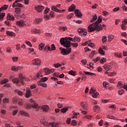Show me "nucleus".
I'll return each instance as SVG.
<instances>
[{
    "label": "nucleus",
    "mask_w": 127,
    "mask_h": 127,
    "mask_svg": "<svg viewBox=\"0 0 127 127\" xmlns=\"http://www.w3.org/2000/svg\"><path fill=\"white\" fill-rule=\"evenodd\" d=\"M32 64L35 65H41V60L40 59H34L32 61Z\"/></svg>",
    "instance_id": "nucleus-4"
},
{
    "label": "nucleus",
    "mask_w": 127,
    "mask_h": 127,
    "mask_svg": "<svg viewBox=\"0 0 127 127\" xmlns=\"http://www.w3.org/2000/svg\"><path fill=\"white\" fill-rule=\"evenodd\" d=\"M19 113L20 115H21L22 116H24L25 117H29V114L27 113V112L23 110L20 111Z\"/></svg>",
    "instance_id": "nucleus-16"
},
{
    "label": "nucleus",
    "mask_w": 127,
    "mask_h": 127,
    "mask_svg": "<svg viewBox=\"0 0 127 127\" xmlns=\"http://www.w3.org/2000/svg\"><path fill=\"white\" fill-rule=\"evenodd\" d=\"M44 49L45 50H46V49H47L48 51H51V47L49 45L46 46Z\"/></svg>",
    "instance_id": "nucleus-46"
},
{
    "label": "nucleus",
    "mask_w": 127,
    "mask_h": 127,
    "mask_svg": "<svg viewBox=\"0 0 127 127\" xmlns=\"http://www.w3.org/2000/svg\"><path fill=\"white\" fill-rule=\"evenodd\" d=\"M100 59H101V58L100 57H98L96 59L93 60V61L94 63H96V62H98V61H100Z\"/></svg>",
    "instance_id": "nucleus-53"
},
{
    "label": "nucleus",
    "mask_w": 127,
    "mask_h": 127,
    "mask_svg": "<svg viewBox=\"0 0 127 127\" xmlns=\"http://www.w3.org/2000/svg\"><path fill=\"white\" fill-rule=\"evenodd\" d=\"M55 50H56V47L54 44H53L51 45V51H54Z\"/></svg>",
    "instance_id": "nucleus-41"
},
{
    "label": "nucleus",
    "mask_w": 127,
    "mask_h": 127,
    "mask_svg": "<svg viewBox=\"0 0 127 127\" xmlns=\"http://www.w3.org/2000/svg\"><path fill=\"white\" fill-rule=\"evenodd\" d=\"M81 80H84V81H86L87 80V75L86 74H83L82 75H81Z\"/></svg>",
    "instance_id": "nucleus-45"
},
{
    "label": "nucleus",
    "mask_w": 127,
    "mask_h": 127,
    "mask_svg": "<svg viewBox=\"0 0 127 127\" xmlns=\"http://www.w3.org/2000/svg\"><path fill=\"white\" fill-rule=\"evenodd\" d=\"M99 96V92L93 93L92 94L93 98H97Z\"/></svg>",
    "instance_id": "nucleus-58"
},
{
    "label": "nucleus",
    "mask_w": 127,
    "mask_h": 127,
    "mask_svg": "<svg viewBox=\"0 0 127 127\" xmlns=\"http://www.w3.org/2000/svg\"><path fill=\"white\" fill-rule=\"evenodd\" d=\"M66 123L67 124V125H70V124H71V118H68L67 119Z\"/></svg>",
    "instance_id": "nucleus-61"
},
{
    "label": "nucleus",
    "mask_w": 127,
    "mask_h": 127,
    "mask_svg": "<svg viewBox=\"0 0 127 127\" xmlns=\"http://www.w3.org/2000/svg\"><path fill=\"white\" fill-rule=\"evenodd\" d=\"M6 19L7 20H14V16L8 13Z\"/></svg>",
    "instance_id": "nucleus-14"
},
{
    "label": "nucleus",
    "mask_w": 127,
    "mask_h": 127,
    "mask_svg": "<svg viewBox=\"0 0 127 127\" xmlns=\"http://www.w3.org/2000/svg\"><path fill=\"white\" fill-rule=\"evenodd\" d=\"M71 45H72V46H73L75 48H77L78 47V46L79 45V44H78V43H71L70 46Z\"/></svg>",
    "instance_id": "nucleus-48"
},
{
    "label": "nucleus",
    "mask_w": 127,
    "mask_h": 127,
    "mask_svg": "<svg viewBox=\"0 0 127 127\" xmlns=\"http://www.w3.org/2000/svg\"><path fill=\"white\" fill-rule=\"evenodd\" d=\"M108 38H109V39L108 40V41H109L110 42H111V41H112V40H113V39H114V36H113V35L108 36Z\"/></svg>",
    "instance_id": "nucleus-57"
},
{
    "label": "nucleus",
    "mask_w": 127,
    "mask_h": 127,
    "mask_svg": "<svg viewBox=\"0 0 127 127\" xmlns=\"http://www.w3.org/2000/svg\"><path fill=\"white\" fill-rule=\"evenodd\" d=\"M8 79L4 78L0 81V84L1 85H4V84H6V83H8Z\"/></svg>",
    "instance_id": "nucleus-23"
},
{
    "label": "nucleus",
    "mask_w": 127,
    "mask_h": 127,
    "mask_svg": "<svg viewBox=\"0 0 127 127\" xmlns=\"http://www.w3.org/2000/svg\"><path fill=\"white\" fill-rule=\"evenodd\" d=\"M23 22H24L23 21H16V24L17 25H18L19 27H22L23 26Z\"/></svg>",
    "instance_id": "nucleus-21"
},
{
    "label": "nucleus",
    "mask_w": 127,
    "mask_h": 127,
    "mask_svg": "<svg viewBox=\"0 0 127 127\" xmlns=\"http://www.w3.org/2000/svg\"><path fill=\"white\" fill-rule=\"evenodd\" d=\"M5 16V12H0V19L3 18V17Z\"/></svg>",
    "instance_id": "nucleus-51"
},
{
    "label": "nucleus",
    "mask_w": 127,
    "mask_h": 127,
    "mask_svg": "<svg viewBox=\"0 0 127 127\" xmlns=\"http://www.w3.org/2000/svg\"><path fill=\"white\" fill-rule=\"evenodd\" d=\"M107 36H103L102 37V41L103 42V43H106V42H107Z\"/></svg>",
    "instance_id": "nucleus-40"
},
{
    "label": "nucleus",
    "mask_w": 127,
    "mask_h": 127,
    "mask_svg": "<svg viewBox=\"0 0 127 127\" xmlns=\"http://www.w3.org/2000/svg\"><path fill=\"white\" fill-rule=\"evenodd\" d=\"M73 40H75L76 41H80L81 40V38L80 37L75 36Z\"/></svg>",
    "instance_id": "nucleus-55"
},
{
    "label": "nucleus",
    "mask_w": 127,
    "mask_h": 127,
    "mask_svg": "<svg viewBox=\"0 0 127 127\" xmlns=\"http://www.w3.org/2000/svg\"><path fill=\"white\" fill-rule=\"evenodd\" d=\"M4 23L6 25H8V26H10V24H11V23H10V22L8 20L5 21Z\"/></svg>",
    "instance_id": "nucleus-62"
},
{
    "label": "nucleus",
    "mask_w": 127,
    "mask_h": 127,
    "mask_svg": "<svg viewBox=\"0 0 127 127\" xmlns=\"http://www.w3.org/2000/svg\"><path fill=\"white\" fill-rule=\"evenodd\" d=\"M15 13L16 14H18L21 12V9L20 8H15Z\"/></svg>",
    "instance_id": "nucleus-32"
},
{
    "label": "nucleus",
    "mask_w": 127,
    "mask_h": 127,
    "mask_svg": "<svg viewBox=\"0 0 127 127\" xmlns=\"http://www.w3.org/2000/svg\"><path fill=\"white\" fill-rule=\"evenodd\" d=\"M20 0H16L12 4V7H15V4L19 3L18 2H20Z\"/></svg>",
    "instance_id": "nucleus-44"
},
{
    "label": "nucleus",
    "mask_w": 127,
    "mask_h": 127,
    "mask_svg": "<svg viewBox=\"0 0 127 127\" xmlns=\"http://www.w3.org/2000/svg\"><path fill=\"white\" fill-rule=\"evenodd\" d=\"M35 10L38 12H42V10L44 9V6L43 5H38L37 7H35Z\"/></svg>",
    "instance_id": "nucleus-7"
},
{
    "label": "nucleus",
    "mask_w": 127,
    "mask_h": 127,
    "mask_svg": "<svg viewBox=\"0 0 127 127\" xmlns=\"http://www.w3.org/2000/svg\"><path fill=\"white\" fill-rule=\"evenodd\" d=\"M49 11H50V9L49 8H47L44 12V14H47V13H48V12H49Z\"/></svg>",
    "instance_id": "nucleus-56"
},
{
    "label": "nucleus",
    "mask_w": 127,
    "mask_h": 127,
    "mask_svg": "<svg viewBox=\"0 0 127 127\" xmlns=\"http://www.w3.org/2000/svg\"><path fill=\"white\" fill-rule=\"evenodd\" d=\"M77 31L79 34V35H83L84 36H86L87 35V29L84 28H79L77 30Z\"/></svg>",
    "instance_id": "nucleus-3"
},
{
    "label": "nucleus",
    "mask_w": 127,
    "mask_h": 127,
    "mask_svg": "<svg viewBox=\"0 0 127 127\" xmlns=\"http://www.w3.org/2000/svg\"><path fill=\"white\" fill-rule=\"evenodd\" d=\"M54 66L55 68H59V67H61V64L59 63H57L56 64H54Z\"/></svg>",
    "instance_id": "nucleus-54"
},
{
    "label": "nucleus",
    "mask_w": 127,
    "mask_h": 127,
    "mask_svg": "<svg viewBox=\"0 0 127 127\" xmlns=\"http://www.w3.org/2000/svg\"><path fill=\"white\" fill-rule=\"evenodd\" d=\"M52 10L54 11H56L57 12V11L58 10V8H57V7L56 6H54L52 7Z\"/></svg>",
    "instance_id": "nucleus-59"
},
{
    "label": "nucleus",
    "mask_w": 127,
    "mask_h": 127,
    "mask_svg": "<svg viewBox=\"0 0 127 127\" xmlns=\"http://www.w3.org/2000/svg\"><path fill=\"white\" fill-rule=\"evenodd\" d=\"M99 62L100 64H103V63H105V62H107V59L105 58H102L100 61Z\"/></svg>",
    "instance_id": "nucleus-34"
},
{
    "label": "nucleus",
    "mask_w": 127,
    "mask_h": 127,
    "mask_svg": "<svg viewBox=\"0 0 127 127\" xmlns=\"http://www.w3.org/2000/svg\"><path fill=\"white\" fill-rule=\"evenodd\" d=\"M68 74L69 75H71V76H76V72L74 71L73 70H70L68 72Z\"/></svg>",
    "instance_id": "nucleus-38"
},
{
    "label": "nucleus",
    "mask_w": 127,
    "mask_h": 127,
    "mask_svg": "<svg viewBox=\"0 0 127 127\" xmlns=\"http://www.w3.org/2000/svg\"><path fill=\"white\" fill-rule=\"evenodd\" d=\"M7 8H8V5H4L2 6L0 8V12H1V11H2V10H5L6 9H7Z\"/></svg>",
    "instance_id": "nucleus-22"
},
{
    "label": "nucleus",
    "mask_w": 127,
    "mask_h": 127,
    "mask_svg": "<svg viewBox=\"0 0 127 127\" xmlns=\"http://www.w3.org/2000/svg\"><path fill=\"white\" fill-rule=\"evenodd\" d=\"M115 57H117L118 58H122V53H115Z\"/></svg>",
    "instance_id": "nucleus-36"
},
{
    "label": "nucleus",
    "mask_w": 127,
    "mask_h": 127,
    "mask_svg": "<svg viewBox=\"0 0 127 127\" xmlns=\"http://www.w3.org/2000/svg\"><path fill=\"white\" fill-rule=\"evenodd\" d=\"M15 7H23V5L20 3L15 4Z\"/></svg>",
    "instance_id": "nucleus-50"
},
{
    "label": "nucleus",
    "mask_w": 127,
    "mask_h": 127,
    "mask_svg": "<svg viewBox=\"0 0 127 127\" xmlns=\"http://www.w3.org/2000/svg\"><path fill=\"white\" fill-rule=\"evenodd\" d=\"M47 80H48V78L47 77H43L40 80L42 81L43 82V83H44V82H46V81H47Z\"/></svg>",
    "instance_id": "nucleus-47"
},
{
    "label": "nucleus",
    "mask_w": 127,
    "mask_h": 127,
    "mask_svg": "<svg viewBox=\"0 0 127 127\" xmlns=\"http://www.w3.org/2000/svg\"><path fill=\"white\" fill-rule=\"evenodd\" d=\"M98 19V17L97 16V14H95L93 16L92 19L90 20V22H94V21H96Z\"/></svg>",
    "instance_id": "nucleus-30"
},
{
    "label": "nucleus",
    "mask_w": 127,
    "mask_h": 127,
    "mask_svg": "<svg viewBox=\"0 0 127 127\" xmlns=\"http://www.w3.org/2000/svg\"><path fill=\"white\" fill-rule=\"evenodd\" d=\"M73 15H74V13H71L69 14L66 15V17H67V19H70V18H72V17H73Z\"/></svg>",
    "instance_id": "nucleus-39"
},
{
    "label": "nucleus",
    "mask_w": 127,
    "mask_h": 127,
    "mask_svg": "<svg viewBox=\"0 0 127 127\" xmlns=\"http://www.w3.org/2000/svg\"><path fill=\"white\" fill-rule=\"evenodd\" d=\"M11 70H12V71H14L15 72H17V67H15V66H13L11 67Z\"/></svg>",
    "instance_id": "nucleus-60"
},
{
    "label": "nucleus",
    "mask_w": 127,
    "mask_h": 127,
    "mask_svg": "<svg viewBox=\"0 0 127 127\" xmlns=\"http://www.w3.org/2000/svg\"><path fill=\"white\" fill-rule=\"evenodd\" d=\"M12 102L13 104H14V103H17L18 102V99H17L16 97H13L12 99Z\"/></svg>",
    "instance_id": "nucleus-35"
},
{
    "label": "nucleus",
    "mask_w": 127,
    "mask_h": 127,
    "mask_svg": "<svg viewBox=\"0 0 127 127\" xmlns=\"http://www.w3.org/2000/svg\"><path fill=\"white\" fill-rule=\"evenodd\" d=\"M117 87H120L121 88H124V85H123V84H122V81L118 82V84L117 85Z\"/></svg>",
    "instance_id": "nucleus-49"
},
{
    "label": "nucleus",
    "mask_w": 127,
    "mask_h": 127,
    "mask_svg": "<svg viewBox=\"0 0 127 127\" xmlns=\"http://www.w3.org/2000/svg\"><path fill=\"white\" fill-rule=\"evenodd\" d=\"M121 26L123 30H125V29H127V26H126V25L124 23H122Z\"/></svg>",
    "instance_id": "nucleus-52"
},
{
    "label": "nucleus",
    "mask_w": 127,
    "mask_h": 127,
    "mask_svg": "<svg viewBox=\"0 0 127 127\" xmlns=\"http://www.w3.org/2000/svg\"><path fill=\"white\" fill-rule=\"evenodd\" d=\"M75 14L76 16H77V17H82L83 16V14H82V12H81V11L80 10L76 9L75 10Z\"/></svg>",
    "instance_id": "nucleus-10"
},
{
    "label": "nucleus",
    "mask_w": 127,
    "mask_h": 127,
    "mask_svg": "<svg viewBox=\"0 0 127 127\" xmlns=\"http://www.w3.org/2000/svg\"><path fill=\"white\" fill-rule=\"evenodd\" d=\"M102 20H103V19L102 18H101V16H99L98 17V19L97 20V21L96 22H93L92 24H93V25H99L100 24V23H101V22H102Z\"/></svg>",
    "instance_id": "nucleus-12"
},
{
    "label": "nucleus",
    "mask_w": 127,
    "mask_h": 127,
    "mask_svg": "<svg viewBox=\"0 0 127 127\" xmlns=\"http://www.w3.org/2000/svg\"><path fill=\"white\" fill-rule=\"evenodd\" d=\"M70 60H75V55L74 54L70 55Z\"/></svg>",
    "instance_id": "nucleus-64"
},
{
    "label": "nucleus",
    "mask_w": 127,
    "mask_h": 127,
    "mask_svg": "<svg viewBox=\"0 0 127 127\" xmlns=\"http://www.w3.org/2000/svg\"><path fill=\"white\" fill-rule=\"evenodd\" d=\"M41 110H43V112H45V113H47L48 111H49L50 107L48 106L47 105H43L41 108Z\"/></svg>",
    "instance_id": "nucleus-9"
},
{
    "label": "nucleus",
    "mask_w": 127,
    "mask_h": 127,
    "mask_svg": "<svg viewBox=\"0 0 127 127\" xmlns=\"http://www.w3.org/2000/svg\"><path fill=\"white\" fill-rule=\"evenodd\" d=\"M54 13H55L54 11H51L50 12V13H49L50 16L51 17L54 18Z\"/></svg>",
    "instance_id": "nucleus-63"
},
{
    "label": "nucleus",
    "mask_w": 127,
    "mask_h": 127,
    "mask_svg": "<svg viewBox=\"0 0 127 127\" xmlns=\"http://www.w3.org/2000/svg\"><path fill=\"white\" fill-rule=\"evenodd\" d=\"M44 70L46 75H49V74H51V73H52V70H53V72H54V71H55L54 69L50 70L49 68H48V67L45 68Z\"/></svg>",
    "instance_id": "nucleus-11"
},
{
    "label": "nucleus",
    "mask_w": 127,
    "mask_h": 127,
    "mask_svg": "<svg viewBox=\"0 0 127 127\" xmlns=\"http://www.w3.org/2000/svg\"><path fill=\"white\" fill-rule=\"evenodd\" d=\"M24 107L26 109H31L32 108V104L30 103H26L24 104Z\"/></svg>",
    "instance_id": "nucleus-20"
},
{
    "label": "nucleus",
    "mask_w": 127,
    "mask_h": 127,
    "mask_svg": "<svg viewBox=\"0 0 127 127\" xmlns=\"http://www.w3.org/2000/svg\"><path fill=\"white\" fill-rule=\"evenodd\" d=\"M95 30H96L97 31H101V30H103V27L102 26V24H90L88 26L87 28L88 32H93V31H95Z\"/></svg>",
    "instance_id": "nucleus-2"
},
{
    "label": "nucleus",
    "mask_w": 127,
    "mask_h": 127,
    "mask_svg": "<svg viewBox=\"0 0 127 127\" xmlns=\"http://www.w3.org/2000/svg\"><path fill=\"white\" fill-rule=\"evenodd\" d=\"M12 82L13 83V84H18V83L20 82V80L17 77H14L12 80Z\"/></svg>",
    "instance_id": "nucleus-18"
},
{
    "label": "nucleus",
    "mask_w": 127,
    "mask_h": 127,
    "mask_svg": "<svg viewBox=\"0 0 127 127\" xmlns=\"http://www.w3.org/2000/svg\"><path fill=\"white\" fill-rule=\"evenodd\" d=\"M6 34H7V35H8L9 36H11V37L15 36V33H13V32L6 31Z\"/></svg>",
    "instance_id": "nucleus-17"
},
{
    "label": "nucleus",
    "mask_w": 127,
    "mask_h": 127,
    "mask_svg": "<svg viewBox=\"0 0 127 127\" xmlns=\"http://www.w3.org/2000/svg\"><path fill=\"white\" fill-rule=\"evenodd\" d=\"M31 96H32V94L31 93V90H30V88L27 89L26 90L25 97L30 98Z\"/></svg>",
    "instance_id": "nucleus-8"
},
{
    "label": "nucleus",
    "mask_w": 127,
    "mask_h": 127,
    "mask_svg": "<svg viewBox=\"0 0 127 127\" xmlns=\"http://www.w3.org/2000/svg\"><path fill=\"white\" fill-rule=\"evenodd\" d=\"M18 77L20 79V82H21L22 85L23 86L24 85V82L23 81H26V78L23 76V74L22 73H20L18 75Z\"/></svg>",
    "instance_id": "nucleus-5"
},
{
    "label": "nucleus",
    "mask_w": 127,
    "mask_h": 127,
    "mask_svg": "<svg viewBox=\"0 0 127 127\" xmlns=\"http://www.w3.org/2000/svg\"><path fill=\"white\" fill-rule=\"evenodd\" d=\"M44 46H45V44H43L42 43H40L39 45V50H43V48H44Z\"/></svg>",
    "instance_id": "nucleus-28"
},
{
    "label": "nucleus",
    "mask_w": 127,
    "mask_h": 127,
    "mask_svg": "<svg viewBox=\"0 0 127 127\" xmlns=\"http://www.w3.org/2000/svg\"><path fill=\"white\" fill-rule=\"evenodd\" d=\"M93 110L94 112H96V111H98V110H101V107H100V106L98 105H95L93 107Z\"/></svg>",
    "instance_id": "nucleus-37"
},
{
    "label": "nucleus",
    "mask_w": 127,
    "mask_h": 127,
    "mask_svg": "<svg viewBox=\"0 0 127 127\" xmlns=\"http://www.w3.org/2000/svg\"><path fill=\"white\" fill-rule=\"evenodd\" d=\"M71 126L75 127V126H77V122H76L75 120H73L71 121Z\"/></svg>",
    "instance_id": "nucleus-42"
},
{
    "label": "nucleus",
    "mask_w": 127,
    "mask_h": 127,
    "mask_svg": "<svg viewBox=\"0 0 127 127\" xmlns=\"http://www.w3.org/2000/svg\"><path fill=\"white\" fill-rule=\"evenodd\" d=\"M68 110H69V107L68 106L65 107L61 109V113L63 114H66V113L67 112Z\"/></svg>",
    "instance_id": "nucleus-15"
},
{
    "label": "nucleus",
    "mask_w": 127,
    "mask_h": 127,
    "mask_svg": "<svg viewBox=\"0 0 127 127\" xmlns=\"http://www.w3.org/2000/svg\"><path fill=\"white\" fill-rule=\"evenodd\" d=\"M76 9V6H75V4H72L68 8V11H74Z\"/></svg>",
    "instance_id": "nucleus-19"
},
{
    "label": "nucleus",
    "mask_w": 127,
    "mask_h": 127,
    "mask_svg": "<svg viewBox=\"0 0 127 127\" xmlns=\"http://www.w3.org/2000/svg\"><path fill=\"white\" fill-rule=\"evenodd\" d=\"M104 69L106 70V71H110L111 69L113 68V65L111 64H105L103 66Z\"/></svg>",
    "instance_id": "nucleus-6"
},
{
    "label": "nucleus",
    "mask_w": 127,
    "mask_h": 127,
    "mask_svg": "<svg viewBox=\"0 0 127 127\" xmlns=\"http://www.w3.org/2000/svg\"><path fill=\"white\" fill-rule=\"evenodd\" d=\"M42 21V20H41V18H36L34 22L35 24H38L40 22H41Z\"/></svg>",
    "instance_id": "nucleus-29"
},
{
    "label": "nucleus",
    "mask_w": 127,
    "mask_h": 127,
    "mask_svg": "<svg viewBox=\"0 0 127 127\" xmlns=\"http://www.w3.org/2000/svg\"><path fill=\"white\" fill-rule=\"evenodd\" d=\"M31 104H32V108H33V109H37L39 106V105L36 103V102H34L33 103H31Z\"/></svg>",
    "instance_id": "nucleus-26"
},
{
    "label": "nucleus",
    "mask_w": 127,
    "mask_h": 127,
    "mask_svg": "<svg viewBox=\"0 0 127 127\" xmlns=\"http://www.w3.org/2000/svg\"><path fill=\"white\" fill-rule=\"evenodd\" d=\"M98 53L101 55H105V52L103 50L101 47H100L98 49Z\"/></svg>",
    "instance_id": "nucleus-27"
},
{
    "label": "nucleus",
    "mask_w": 127,
    "mask_h": 127,
    "mask_svg": "<svg viewBox=\"0 0 127 127\" xmlns=\"http://www.w3.org/2000/svg\"><path fill=\"white\" fill-rule=\"evenodd\" d=\"M15 93H17L18 96H23V92L18 90V89H15L14 90Z\"/></svg>",
    "instance_id": "nucleus-24"
},
{
    "label": "nucleus",
    "mask_w": 127,
    "mask_h": 127,
    "mask_svg": "<svg viewBox=\"0 0 127 127\" xmlns=\"http://www.w3.org/2000/svg\"><path fill=\"white\" fill-rule=\"evenodd\" d=\"M115 75H117V73L115 71H113L112 72H109L108 75L110 76L111 77H113V76H115Z\"/></svg>",
    "instance_id": "nucleus-43"
},
{
    "label": "nucleus",
    "mask_w": 127,
    "mask_h": 127,
    "mask_svg": "<svg viewBox=\"0 0 127 127\" xmlns=\"http://www.w3.org/2000/svg\"><path fill=\"white\" fill-rule=\"evenodd\" d=\"M80 106L84 109V110H86V109L88 108V103L86 102H82L80 103Z\"/></svg>",
    "instance_id": "nucleus-13"
},
{
    "label": "nucleus",
    "mask_w": 127,
    "mask_h": 127,
    "mask_svg": "<svg viewBox=\"0 0 127 127\" xmlns=\"http://www.w3.org/2000/svg\"><path fill=\"white\" fill-rule=\"evenodd\" d=\"M2 102L4 104H8V103H9V99L5 98L2 100Z\"/></svg>",
    "instance_id": "nucleus-33"
},
{
    "label": "nucleus",
    "mask_w": 127,
    "mask_h": 127,
    "mask_svg": "<svg viewBox=\"0 0 127 127\" xmlns=\"http://www.w3.org/2000/svg\"><path fill=\"white\" fill-rule=\"evenodd\" d=\"M107 118L108 119H110V120H116V121H118L119 120L116 117L113 116V115H107Z\"/></svg>",
    "instance_id": "nucleus-25"
},
{
    "label": "nucleus",
    "mask_w": 127,
    "mask_h": 127,
    "mask_svg": "<svg viewBox=\"0 0 127 127\" xmlns=\"http://www.w3.org/2000/svg\"><path fill=\"white\" fill-rule=\"evenodd\" d=\"M83 73H84L85 75H89L90 76H96V74L88 71H83Z\"/></svg>",
    "instance_id": "nucleus-31"
},
{
    "label": "nucleus",
    "mask_w": 127,
    "mask_h": 127,
    "mask_svg": "<svg viewBox=\"0 0 127 127\" xmlns=\"http://www.w3.org/2000/svg\"><path fill=\"white\" fill-rule=\"evenodd\" d=\"M71 41H74L73 38L71 37H65L61 38L60 39V43L62 46L65 47V48H60V50H61V53L62 55H68L71 53L72 51V49L71 47ZM68 49V50H67Z\"/></svg>",
    "instance_id": "nucleus-1"
}]
</instances>
